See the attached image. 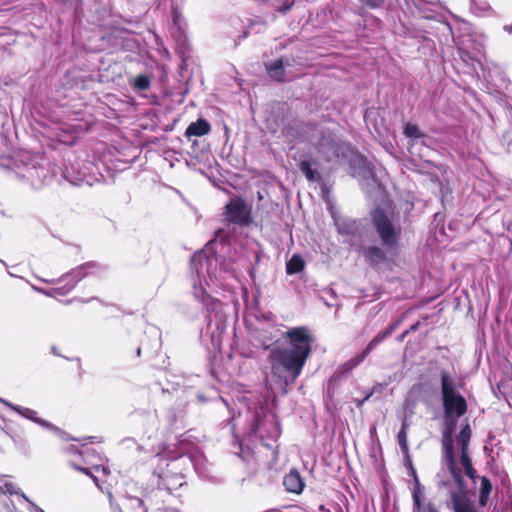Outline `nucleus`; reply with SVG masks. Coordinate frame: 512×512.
<instances>
[{
	"label": "nucleus",
	"mask_w": 512,
	"mask_h": 512,
	"mask_svg": "<svg viewBox=\"0 0 512 512\" xmlns=\"http://www.w3.org/2000/svg\"><path fill=\"white\" fill-rule=\"evenodd\" d=\"M216 255H209L206 251L194 253L190 261L193 295L206 309L207 326L205 334L210 337L214 347L221 345V336L226 329V316L223 304L213 298L205 288L210 283L222 288L230 286V281L236 277V271L231 262H222L219 265Z\"/></svg>",
	"instance_id": "1"
},
{
	"label": "nucleus",
	"mask_w": 512,
	"mask_h": 512,
	"mask_svg": "<svg viewBox=\"0 0 512 512\" xmlns=\"http://www.w3.org/2000/svg\"><path fill=\"white\" fill-rule=\"evenodd\" d=\"M288 345L273 348L268 356L271 382L286 394L293 385L312 352L313 336L306 326L293 327L284 333Z\"/></svg>",
	"instance_id": "2"
},
{
	"label": "nucleus",
	"mask_w": 512,
	"mask_h": 512,
	"mask_svg": "<svg viewBox=\"0 0 512 512\" xmlns=\"http://www.w3.org/2000/svg\"><path fill=\"white\" fill-rule=\"evenodd\" d=\"M15 174L33 189H41L52 178L47 159L39 154L20 153L15 160Z\"/></svg>",
	"instance_id": "3"
},
{
	"label": "nucleus",
	"mask_w": 512,
	"mask_h": 512,
	"mask_svg": "<svg viewBox=\"0 0 512 512\" xmlns=\"http://www.w3.org/2000/svg\"><path fill=\"white\" fill-rule=\"evenodd\" d=\"M373 227L379 236L381 243L388 249L397 247L402 228L400 223L395 220L393 211L377 206L371 213Z\"/></svg>",
	"instance_id": "4"
},
{
	"label": "nucleus",
	"mask_w": 512,
	"mask_h": 512,
	"mask_svg": "<svg viewBox=\"0 0 512 512\" xmlns=\"http://www.w3.org/2000/svg\"><path fill=\"white\" fill-rule=\"evenodd\" d=\"M280 428L276 416L260 407L252 415V423L247 435L249 437H257L262 443L270 447L269 441L275 442L280 436Z\"/></svg>",
	"instance_id": "5"
},
{
	"label": "nucleus",
	"mask_w": 512,
	"mask_h": 512,
	"mask_svg": "<svg viewBox=\"0 0 512 512\" xmlns=\"http://www.w3.org/2000/svg\"><path fill=\"white\" fill-rule=\"evenodd\" d=\"M440 378L444 414L463 416L467 411V402L456 390L455 380L445 370L441 371Z\"/></svg>",
	"instance_id": "6"
},
{
	"label": "nucleus",
	"mask_w": 512,
	"mask_h": 512,
	"mask_svg": "<svg viewBox=\"0 0 512 512\" xmlns=\"http://www.w3.org/2000/svg\"><path fill=\"white\" fill-rule=\"evenodd\" d=\"M101 271L102 267L98 263L87 262L70 270L68 273L64 274L58 279L45 280L40 278V280L50 284L64 283L63 286L57 287L56 290L58 291L59 295L64 296L72 291L82 279L89 275L100 273Z\"/></svg>",
	"instance_id": "7"
},
{
	"label": "nucleus",
	"mask_w": 512,
	"mask_h": 512,
	"mask_svg": "<svg viewBox=\"0 0 512 512\" xmlns=\"http://www.w3.org/2000/svg\"><path fill=\"white\" fill-rule=\"evenodd\" d=\"M461 416L444 414V428L442 433L443 461L447 465L455 480L462 477L461 471L457 468L454 456L453 433L456 429L457 419Z\"/></svg>",
	"instance_id": "8"
},
{
	"label": "nucleus",
	"mask_w": 512,
	"mask_h": 512,
	"mask_svg": "<svg viewBox=\"0 0 512 512\" xmlns=\"http://www.w3.org/2000/svg\"><path fill=\"white\" fill-rule=\"evenodd\" d=\"M353 176L356 177L362 189L371 194L374 191H380L382 185L377 178L374 165L363 156L355 157L351 162Z\"/></svg>",
	"instance_id": "9"
},
{
	"label": "nucleus",
	"mask_w": 512,
	"mask_h": 512,
	"mask_svg": "<svg viewBox=\"0 0 512 512\" xmlns=\"http://www.w3.org/2000/svg\"><path fill=\"white\" fill-rule=\"evenodd\" d=\"M310 143L323 155V157L331 161L340 155V145L336 142L334 135L322 128H315L310 138Z\"/></svg>",
	"instance_id": "10"
},
{
	"label": "nucleus",
	"mask_w": 512,
	"mask_h": 512,
	"mask_svg": "<svg viewBox=\"0 0 512 512\" xmlns=\"http://www.w3.org/2000/svg\"><path fill=\"white\" fill-rule=\"evenodd\" d=\"M181 462L174 459L167 464V470L157 473L158 487L167 490L170 494L181 488L184 484V474L178 472Z\"/></svg>",
	"instance_id": "11"
},
{
	"label": "nucleus",
	"mask_w": 512,
	"mask_h": 512,
	"mask_svg": "<svg viewBox=\"0 0 512 512\" xmlns=\"http://www.w3.org/2000/svg\"><path fill=\"white\" fill-rule=\"evenodd\" d=\"M0 403L4 404L8 408L13 410L17 414H19L20 416H22L23 418L28 419V420L42 426L43 428L52 431L53 433L58 435L60 438L64 437L65 433L60 428H58L57 426L53 425L52 423H50L44 419L38 417L37 412L35 410L20 406V405H15L1 397H0Z\"/></svg>",
	"instance_id": "12"
},
{
	"label": "nucleus",
	"mask_w": 512,
	"mask_h": 512,
	"mask_svg": "<svg viewBox=\"0 0 512 512\" xmlns=\"http://www.w3.org/2000/svg\"><path fill=\"white\" fill-rule=\"evenodd\" d=\"M226 219L240 226L249 225L251 222L250 209L242 199H231L226 205Z\"/></svg>",
	"instance_id": "13"
},
{
	"label": "nucleus",
	"mask_w": 512,
	"mask_h": 512,
	"mask_svg": "<svg viewBox=\"0 0 512 512\" xmlns=\"http://www.w3.org/2000/svg\"><path fill=\"white\" fill-rule=\"evenodd\" d=\"M458 491L451 492V502H447L448 508L453 512H477L473 502L469 499L463 478L456 480Z\"/></svg>",
	"instance_id": "14"
},
{
	"label": "nucleus",
	"mask_w": 512,
	"mask_h": 512,
	"mask_svg": "<svg viewBox=\"0 0 512 512\" xmlns=\"http://www.w3.org/2000/svg\"><path fill=\"white\" fill-rule=\"evenodd\" d=\"M390 337L389 332L385 330L379 332L366 346L362 353L358 354L354 358L348 360L341 368L343 369V373H350L354 368H356L360 363L364 361V359L368 356V354L373 351L380 343H382L385 339Z\"/></svg>",
	"instance_id": "15"
},
{
	"label": "nucleus",
	"mask_w": 512,
	"mask_h": 512,
	"mask_svg": "<svg viewBox=\"0 0 512 512\" xmlns=\"http://www.w3.org/2000/svg\"><path fill=\"white\" fill-rule=\"evenodd\" d=\"M254 337L263 349H269L277 341L278 329L268 322L255 329Z\"/></svg>",
	"instance_id": "16"
},
{
	"label": "nucleus",
	"mask_w": 512,
	"mask_h": 512,
	"mask_svg": "<svg viewBox=\"0 0 512 512\" xmlns=\"http://www.w3.org/2000/svg\"><path fill=\"white\" fill-rule=\"evenodd\" d=\"M283 485L288 492L300 494L305 487V482L299 472L292 469L287 475H285Z\"/></svg>",
	"instance_id": "17"
},
{
	"label": "nucleus",
	"mask_w": 512,
	"mask_h": 512,
	"mask_svg": "<svg viewBox=\"0 0 512 512\" xmlns=\"http://www.w3.org/2000/svg\"><path fill=\"white\" fill-rule=\"evenodd\" d=\"M286 65H288V60L285 61L284 58H280L274 62L267 63L265 66L271 78L283 82L287 80L284 69Z\"/></svg>",
	"instance_id": "18"
},
{
	"label": "nucleus",
	"mask_w": 512,
	"mask_h": 512,
	"mask_svg": "<svg viewBox=\"0 0 512 512\" xmlns=\"http://www.w3.org/2000/svg\"><path fill=\"white\" fill-rule=\"evenodd\" d=\"M178 459L182 465H184L186 463H190L191 465H193L195 471L200 476L206 475V472H207L206 465H205L206 460L203 455L195 454L193 456H181Z\"/></svg>",
	"instance_id": "19"
},
{
	"label": "nucleus",
	"mask_w": 512,
	"mask_h": 512,
	"mask_svg": "<svg viewBox=\"0 0 512 512\" xmlns=\"http://www.w3.org/2000/svg\"><path fill=\"white\" fill-rule=\"evenodd\" d=\"M211 130L210 124L205 119H198L192 122L186 129L185 135L190 138L192 136H204Z\"/></svg>",
	"instance_id": "20"
},
{
	"label": "nucleus",
	"mask_w": 512,
	"mask_h": 512,
	"mask_svg": "<svg viewBox=\"0 0 512 512\" xmlns=\"http://www.w3.org/2000/svg\"><path fill=\"white\" fill-rule=\"evenodd\" d=\"M363 253L365 259L373 265L382 263L386 259L385 251L378 246H369Z\"/></svg>",
	"instance_id": "21"
},
{
	"label": "nucleus",
	"mask_w": 512,
	"mask_h": 512,
	"mask_svg": "<svg viewBox=\"0 0 512 512\" xmlns=\"http://www.w3.org/2000/svg\"><path fill=\"white\" fill-rule=\"evenodd\" d=\"M409 465H410L411 475L413 476L414 481H415V487H414V489L412 491L414 510L417 511V512L427 511V506L426 507H422V504H421V499H420V482H419L416 470L413 468V466H412L410 461H409Z\"/></svg>",
	"instance_id": "22"
},
{
	"label": "nucleus",
	"mask_w": 512,
	"mask_h": 512,
	"mask_svg": "<svg viewBox=\"0 0 512 512\" xmlns=\"http://www.w3.org/2000/svg\"><path fill=\"white\" fill-rule=\"evenodd\" d=\"M445 466H447L445 464ZM450 478H453L454 481L455 478L453 477V475L450 473L448 467H446V469H442L441 471H439L436 475V483H437V486L439 488H445V489H448L449 491V494L451 495V492L452 491H455L454 489H451V479ZM457 484V482H455Z\"/></svg>",
	"instance_id": "23"
},
{
	"label": "nucleus",
	"mask_w": 512,
	"mask_h": 512,
	"mask_svg": "<svg viewBox=\"0 0 512 512\" xmlns=\"http://www.w3.org/2000/svg\"><path fill=\"white\" fill-rule=\"evenodd\" d=\"M299 169L309 182H317L321 179L320 174L312 168V162L310 160L301 161Z\"/></svg>",
	"instance_id": "24"
},
{
	"label": "nucleus",
	"mask_w": 512,
	"mask_h": 512,
	"mask_svg": "<svg viewBox=\"0 0 512 512\" xmlns=\"http://www.w3.org/2000/svg\"><path fill=\"white\" fill-rule=\"evenodd\" d=\"M123 506L133 512H147L145 504L142 499L135 496H127L124 498Z\"/></svg>",
	"instance_id": "25"
},
{
	"label": "nucleus",
	"mask_w": 512,
	"mask_h": 512,
	"mask_svg": "<svg viewBox=\"0 0 512 512\" xmlns=\"http://www.w3.org/2000/svg\"><path fill=\"white\" fill-rule=\"evenodd\" d=\"M305 262L298 254H294L286 264V272L289 275L297 274L304 269Z\"/></svg>",
	"instance_id": "26"
},
{
	"label": "nucleus",
	"mask_w": 512,
	"mask_h": 512,
	"mask_svg": "<svg viewBox=\"0 0 512 512\" xmlns=\"http://www.w3.org/2000/svg\"><path fill=\"white\" fill-rule=\"evenodd\" d=\"M460 463H461L462 467L464 468L466 475L471 479H475L476 470L472 466V462L469 457L468 450H461Z\"/></svg>",
	"instance_id": "27"
},
{
	"label": "nucleus",
	"mask_w": 512,
	"mask_h": 512,
	"mask_svg": "<svg viewBox=\"0 0 512 512\" xmlns=\"http://www.w3.org/2000/svg\"><path fill=\"white\" fill-rule=\"evenodd\" d=\"M65 178L75 186H81L84 184L92 186L93 184L91 177L83 173H78L76 176H72L70 175V172L67 170L65 173Z\"/></svg>",
	"instance_id": "28"
},
{
	"label": "nucleus",
	"mask_w": 512,
	"mask_h": 512,
	"mask_svg": "<svg viewBox=\"0 0 512 512\" xmlns=\"http://www.w3.org/2000/svg\"><path fill=\"white\" fill-rule=\"evenodd\" d=\"M408 428H409V424L408 422L405 420L403 423H402V426L397 434V439H398V443H399V446L402 450V452L406 455H408V451H409V448H408V441H407V433H408Z\"/></svg>",
	"instance_id": "29"
},
{
	"label": "nucleus",
	"mask_w": 512,
	"mask_h": 512,
	"mask_svg": "<svg viewBox=\"0 0 512 512\" xmlns=\"http://www.w3.org/2000/svg\"><path fill=\"white\" fill-rule=\"evenodd\" d=\"M470 438H471V429H470V426L467 424L461 429V431L457 437V441L460 445V450H468Z\"/></svg>",
	"instance_id": "30"
},
{
	"label": "nucleus",
	"mask_w": 512,
	"mask_h": 512,
	"mask_svg": "<svg viewBox=\"0 0 512 512\" xmlns=\"http://www.w3.org/2000/svg\"><path fill=\"white\" fill-rule=\"evenodd\" d=\"M13 443L15 444V446L24 454H27L29 453L30 451V445H29V442L24 438L22 437L21 435H18V434H12L10 435Z\"/></svg>",
	"instance_id": "31"
},
{
	"label": "nucleus",
	"mask_w": 512,
	"mask_h": 512,
	"mask_svg": "<svg viewBox=\"0 0 512 512\" xmlns=\"http://www.w3.org/2000/svg\"><path fill=\"white\" fill-rule=\"evenodd\" d=\"M404 134L406 137L417 140L423 137V133L419 130L415 124L407 123L404 127Z\"/></svg>",
	"instance_id": "32"
},
{
	"label": "nucleus",
	"mask_w": 512,
	"mask_h": 512,
	"mask_svg": "<svg viewBox=\"0 0 512 512\" xmlns=\"http://www.w3.org/2000/svg\"><path fill=\"white\" fill-rule=\"evenodd\" d=\"M471 6L479 15H485L491 10L490 5L486 1L471 0Z\"/></svg>",
	"instance_id": "33"
},
{
	"label": "nucleus",
	"mask_w": 512,
	"mask_h": 512,
	"mask_svg": "<svg viewBox=\"0 0 512 512\" xmlns=\"http://www.w3.org/2000/svg\"><path fill=\"white\" fill-rule=\"evenodd\" d=\"M136 89L144 91L150 87V79L146 75H139L134 80Z\"/></svg>",
	"instance_id": "34"
},
{
	"label": "nucleus",
	"mask_w": 512,
	"mask_h": 512,
	"mask_svg": "<svg viewBox=\"0 0 512 512\" xmlns=\"http://www.w3.org/2000/svg\"><path fill=\"white\" fill-rule=\"evenodd\" d=\"M491 491V481L486 476L481 477L480 493L490 495Z\"/></svg>",
	"instance_id": "35"
},
{
	"label": "nucleus",
	"mask_w": 512,
	"mask_h": 512,
	"mask_svg": "<svg viewBox=\"0 0 512 512\" xmlns=\"http://www.w3.org/2000/svg\"><path fill=\"white\" fill-rule=\"evenodd\" d=\"M318 510H319L318 512H341V508L334 503L320 505Z\"/></svg>",
	"instance_id": "36"
},
{
	"label": "nucleus",
	"mask_w": 512,
	"mask_h": 512,
	"mask_svg": "<svg viewBox=\"0 0 512 512\" xmlns=\"http://www.w3.org/2000/svg\"><path fill=\"white\" fill-rule=\"evenodd\" d=\"M33 289H34L35 291H37V292L41 293V294H44V295L48 296V297H53V296H55V295H59V294H58V291H56V290H57V287H56V288H53V289H51V290H45V289H42V288H38V287L33 286Z\"/></svg>",
	"instance_id": "37"
},
{
	"label": "nucleus",
	"mask_w": 512,
	"mask_h": 512,
	"mask_svg": "<svg viewBox=\"0 0 512 512\" xmlns=\"http://www.w3.org/2000/svg\"><path fill=\"white\" fill-rule=\"evenodd\" d=\"M73 467H74V469H76V470H78V471H80V472H83V473H85L86 475L90 476V477L93 479V481L97 484V481H98L97 477H95L94 475H92V474L90 473L89 469L84 468V467H81V466H77V465H75V464L73 465Z\"/></svg>",
	"instance_id": "38"
},
{
	"label": "nucleus",
	"mask_w": 512,
	"mask_h": 512,
	"mask_svg": "<svg viewBox=\"0 0 512 512\" xmlns=\"http://www.w3.org/2000/svg\"><path fill=\"white\" fill-rule=\"evenodd\" d=\"M293 4H294V1L286 2L283 6L279 7V8L277 9V11H278V12H280V13H283V14H284V13H286L288 10H290V9H291V7L293 6Z\"/></svg>",
	"instance_id": "39"
},
{
	"label": "nucleus",
	"mask_w": 512,
	"mask_h": 512,
	"mask_svg": "<svg viewBox=\"0 0 512 512\" xmlns=\"http://www.w3.org/2000/svg\"><path fill=\"white\" fill-rule=\"evenodd\" d=\"M489 496L490 495H487V494H481L479 495V505L481 507H485L488 503V500H489Z\"/></svg>",
	"instance_id": "40"
},
{
	"label": "nucleus",
	"mask_w": 512,
	"mask_h": 512,
	"mask_svg": "<svg viewBox=\"0 0 512 512\" xmlns=\"http://www.w3.org/2000/svg\"><path fill=\"white\" fill-rule=\"evenodd\" d=\"M365 4L371 8H376L381 5L382 0H364Z\"/></svg>",
	"instance_id": "41"
},
{
	"label": "nucleus",
	"mask_w": 512,
	"mask_h": 512,
	"mask_svg": "<svg viewBox=\"0 0 512 512\" xmlns=\"http://www.w3.org/2000/svg\"><path fill=\"white\" fill-rule=\"evenodd\" d=\"M399 324H400V321H396V322H394V323L390 324V325L385 329V331H386V332H389V335L391 336V335H392V333H393V332L398 328Z\"/></svg>",
	"instance_id": "42"
},
{
	"label": "nucleus",
	"mask_w": 512,
	"mask_h": 512,
	"mask_svg": "<svg viewBox=\"0 0 512 512\" xmlns=\"http://www.w3.org/2000/svg\"><path fill=\"white\" fill-rule=\"evenodd\" d=\"M93 469L96 472L101 471L105 475H107L109 473V469L106 466H104V465H95V466H93Z\"/></svg>",
	"instance_id": "43"
},
{
	"label": "nucleus",
	"mask_w": 512,
	"mask_h": 512,
	"mask_svg": "<svg viewBox=\"0 0 512 512\" xmlns=\"http://www.w3.org/2000/svg\"><path fill=\"white\" fill-rule=\"evenodd\" d=\"M420 512H439V511L433 503H428L427 511H420Z\"/></svg>",
	"instance_id": "44"
},
{
	"label": "nucleus",
	"mask_w": 512,
	"mask_h": 512,
	"mask_svg": "<svg viewBox=\"0 0 512 512\" xmlns=\"http://www.w3.org/2000/svg\"><path fill=\"white\" fill-rule=\"evenodd\" d=\"M110 505H111L112 512H122L121 507L117 504H114L111 498H110Z\"/></svg>",
	"instance_id": "45"
},
{
	"label": "nucleus",
	"mask_w": 512,
	"mask_h": 512,
	"mask_svg": "<svg viewBox=\"0 0 512 512\" xmlns=\"http://www.w3.org/2000/svg\"><path fill=\"white\" fill-rule=\"evenodd\" d=\"M339 232L340 233H345V234H349L351 233L352 231L350 230V228L346 225H341L339 226Z\"/></svg>",
	"instance_id": "46"
},
{
	"label": "nucleus",
	"mask_w": 512,
	"mask_h": 512,
	"mask_svg": "<svg viewBox=\"0 0 512 512\" xmlns=\"http://www.w3.org/2000/svg\"><path fill=\"white\" fill-rule=\"evenodd\" d=\"M5 487H6V489H7V491H8L9 493H11V494L16 493L15 491H13V490H12V488H13V484L6 483V484H5Z\"/></svg>",
	"instance_id": "47"
},
{
	"label": "nucleus",
	"mask_w": 512,
	"mask_h": 512,
	"mask_svg": "<svg viewBox=\"0 0 512 512\" xmlns=\"http://www.w3.org/2000/svg\"><path fill=\"white\" fill-rule=\"evenodd\" d=\"M503 30L506 31L507 33L512 34V23L510 25H505L503 27Z\"/></svg>",
	"instance_id": "48"
},
{
	"label": "nucleus",
	"mask_w": 512,
	"mask_h": 512,
	"mask_svg": "<svg viewBox=\"0 0 512 512\" xmlns=\"http://www.w3.org/2000/svg\"><path fill=\"white\" fill-rule=\"evenodd\" d=\"M409 333V331H405L403 332L400 336H399V341H402L406 336L407 334Z\"/></svg>",
	"instance_id": "49"
},
{
	"label": "nucleus",
	"mask_w": 512,
	"mask_h": 512,
	"mask_svg": "<svg viewBox=\"0 0 512 512\" xmlns=\"http://www.w3.org/2000/svg\"><path fill=\"white\" fill-rule=\"evenodd\" d=\"M51 351H52V353H53L55 356H60V354L58 353V350H57V347H56V346H53Z\"/></svg>",
	"instance_id": "50"
},
{
	"label": "nucleus",
	"mask_w": 512,
	"mask_h": 512,
	"mask_svg": "<svg viewBox=\"0 0 512 512\" xmlns=\"http://www.w3.org/2000/svg\"><path fill=\"white\" fill-rule=\"evenodd\" d=\"M418 325H419L418 323H417V324H415V325H413V326L411 327V330H412V331H415V330H417V328H418Z\"/></svg>",
	"instance_id": "51"
},
{
	"label": "nucleus",
	"mask_w": 512,
	"mask_h": 512,
	"mask_svg": "<svg viewBox=\"0 0 512 512\" xmlns=\"http://www.w3.org/2000/svg\"><path fill=\"white\" fill-rule=\"evenodd\" d=\"M166 512H179V511H178V510H176V509H172V508H170V509H167V510H166Z\"/></svg>",
	"instance_id": "52"
},
{
	"label": "nucleus",
	"mask_w": 512,
	"mask_h": 512,
	"mask_svg": "<svg viewBox=\"0 0 512 512\" xmlns=\"http://www.w3.org/2000/svg\"><path fill=\"white\" fill-rule=\"evenodd\" d=\"M140 354H141V348H138L137 349V355L140 356Z\"/></svg>",
	"instance_id": "53"
},
{
	"label": "nucleus",
	"mask_w": 512,
	"mask_h": 512,
	"mask_svg": "<svg viewBox=\"0 0 512 512\" xmlns=\"http://www.w3.org/2000/svg\"><path fill=\"white\" fill-rule=\"evenodd\" d=\"M36 510H37L38 512H44V511H43L41 508H39V507H36Z\"/></svg>",
	"instance_id": "54"
},
{
	"label": "nucleus",
	"mask_w": 512,
	"mask_h": 512,
	"mask_svg": "<svg viewBox=\"0 0 512 512\" xmlns=\"http://www.w3.org/2000/svg\"><path fill=\"white\" fill-rule=\"evenodd\" d=\"M369 396L365 397L363 401H361L359 404H362L364 401L368 400Z\"/></svg>",
	"instance_id": "55"
},
{
	"label": "nucleus",
	"mask_w": 512,
	"mask_h": 512,
	"mask_svg": "<svg viewBox=\"0 0 512 512\" xmlns=\"http://www.w3.org/2000/svg\"><path fill=\"white\" fill-rule=\"evenodd\" d=\"M22 497H23L25 500L29 501V500H28V498L26 497V495L22 494Z\"/></svg>",
	"instance_id": "56"
}]
</instances>
